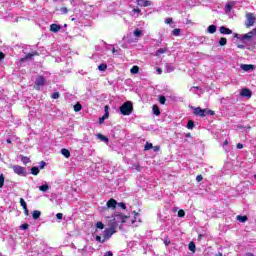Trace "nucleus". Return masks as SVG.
I'll return each mask as SVG.
<instances>
[{"label": "nucleus", "instance_id": "obj_1", "mask_svg": "<svg viewBox=\"0 0 256 256\" xmlns=\"http://www.w3.org/2000/svg\"><path fill=\"white\" fill-rule=\"evenodd\" d=\"M45 251V243L41 240H32L30 242V251H28V256H36Z\"/></svg>", "mask_w": 256, "mask_h": 256}, {"label": "nucleus", "instance_id": "obj_2", "mask_svg": "<svg viewBox=\"0 0 256 256\" xmlns=\"http://www.w3.org/2000/svg\"><path fill=\"white\" fill-rule=\"evenodd\" d=\"M191 109H193V115H195V117H207V115H215V111L213 110H209V109H202L201 107H191Z\"/></svg>", "mask_w": 256, "mask_h": 256}, {"label": "nucleus", "instance_id": "obj_3", "mask_svg": "<svg viewBox=\"0 0 256 256\" xmlns=\"http://www.w3.org/2000/svg\"><path fill=\"white\" fill-rule=\"evenodd\" d=\"M120 115L129 116L133 113V102L126 101L119 107Z\"/></svg>", "mask_w": 256, "mask_h": 256}, {"label": "nucleus", "instance_id": "obj_4", "mask_svg": "<svg viewBox=\"0 0 256 256\" xmlns=\"http://www.w3.org/2000/svg\"><path fill=\"white\" fill-rule=\"evenodd\" d=\"M234 39H238L239 41H242V43H245V41H251L253 39V32H248L246 34H238L233 33Z\"/></svg>", "mask_w": 256, "mask_h": 256}, {"label": "nucleus", "instance_id": "obj_5", "mask_svg": "<svg viewBox=\"0 0 256 256\" xmlns=\"http://www.w3.org/2000/svg\"><path fill=\"white\" fill-rule=\"evenodd\" d=\"M13 172L19 177H27V169L20 165L12 166Z\"/></svg>", "mask_w": 256, "mask_h": 256}, {"label": "nucleus", "instance_id": "obj_6", "mask_svg": "<svg viewBox=\"0 0 256 256\" xmlns=\"http://www.w3.org/2000/svg\"><path fill=\"white\" fill-rule=\"evenodd\" d=\"M130 222L131 225H135L137 227V225H139V223H141V215L135 211H133L130 215Z\"/></svg>", "mask_w": 256, "mask_h": 256}, {"label": "nucleus", "instance_id": "obj_7", "mask_svg": "<svg viewBox=\"0 0 256 256\" xmlns=\"http://www.w3.org/2000/svg\"><path fill=\"white\" fill-rule=\"evenodd\" d=\"M239 95L242 97V99H251V97H253V91L247 87H244L240 89Z\"/></svg>", "mask_w": 256, "mask_h": 256}, {"label": "nucleus", "instance_id": "obj_8", "mask_svg": "<svg viewBox=\"0 0 256 256\" xmlns=\"http://www.w3.org/2000/svg\"><path fill=\"white\" fill-rule=\"evenodd\" d=\"M118 224L119 223H127V221H129L131 219V216H125L121 213H117L114 215L113 218Z\"/></svg>", "mask_w": 256, "mask_h": 256}, {"label": "nucleus", "instance_id": "obj_9", "mask_svg": "<svg viewBox=\"0 0 256 256\" xmlns=\"http://www.w3.org/2000/svg\"><path fill=\"white\" fill-rule=\"evenodd\" d=\"M117 233V230H113V228H106L103 232V237L106 241H109L110 237H113Z\"/></svg>", "mask_w": 256, "mask_h": 256}, {"label": "nucleus", "instance_id": "obj_10", "mask_svg": "<svg viewBox=\"0 0 256 256\" xmlns=\"http://www.w3.org/2000/svg\"><path fill=\"white\" fill-rule=\"evenodd\" d=\"M246 18H247L246 27L247 28L253 27L256 21V18L255 16H253V13L246 14Z\"/></svg>", "mask_w": 256, "mask_h": 256}, {"label": "nucleus", "instance_id": "obj_11", "mask_svg": "<svg viewBox=\"0 0 256 256\" xmlns=\"http://www.w3.org/2000/svg\"><path fill=\"white\" fill-rule=\"evenodd\" d=\"M34 84L36 87H45V85H47V80L45 79V76H38Z\"/></svg>", "mask_w": 256, "mask_h": 256}, {"label": "nucleus", "instance_id": "obj_12", "mask_svg": "<svg viewBox=\"0 0 256 256\" xmlns=\"http://www.w3.org/2000/svg\"><path fill=\"white\" fill-rule=\"evenodd\" d=\"M240 69L245 71L246 73H251V71H255V65L253 64H241Z\"/></svg>", "mask_w": 256, "mask_h": 256}, {"label": "nucleus", "instance_id": "obj_13", "mask_svg": "<svg viewBox=\"0 0 256 256\" xmlns=\"http://www.w3.org/2000/svg\"><path fill=\"white\" fill-rule=\"evenodd\" d=\"M117 205H119V202L113 198H110L106 203L107 209H117Z\"/></svg>", "mask_w": 256, "mask_h": 256}, {"label": "nucleus", "instance_id": "obj_14", "mask_svg": "<svg viewBox=\"0 0 256 256\" xmlns=\"http://www.w3.org/2000/svg\"><path fill=\"white\" fill-rule=\"evenodd\" d=\"M165 53H169V47H163V48H159L157 49L154 53L153 56L154 57H161V55L165 54Z\"/></svg>", "mask_w": 256, "mask_h": 256}, {"label": "nucleus", "instance_id": "obj_15", "mask_svg": "<svg viewBox=\"0 0 256 256\" xmlns=\"http://www.w3.org/2000/svg\"><path fill=\"white\" fill-rule=\"evenodd\" d=\"M61 29H63V25H61V24L53 23L50 25V31L52 33H59V31H61Z\"/></svg>", "mask_w": 256, "mask_h": 256}, {"label": "nucleus", "instance_id": "obj_16", "mask_svg": "<svg viewBox=\"0 0 256 256\" xmlns=\"http://www.w3.org/2000/svg\"><path fill=\"white\" fill-rule=\"evenodd\" d=\"M219 32L221 35H233V30L227 28V26H220Z\"/></svg>", "mask_w": 256, "mask_h": 256}, {"label": "nucleus", "instance_id": "obj_17", "mask_svg": "<svg viewBox=\"0 0 256 256\" xmlns=\"http://www.w3.org/2000/svg\"><path fill=\"white\" fill-rule=\"evenodd\" d=\"M129 45H131V40L128 37H123L122 41L120 42V46L123 49H129Z\"/></svg>", "mask_w": 256, "mask_h": 256}, {"label": "nucleus", "instance_id": "obj_18", "mask_svg": "<svg viewBox=\"0 0 256 256\" xmlns=\"http://www.w3.org/2000/svg\"><path fill=\"white\" fill-rule=\"evenodd\" d=\"M137 3L140 7H151L153 5V2L149 0H137Z\"/></svg>", "mask_w": 256, "mask_h": 256}, {"label": "nucleus", "instance_id": "obj_19", "mask_svg": "<svg viewBox=\"0 0 256 256\" xmlns=\"http://www.w3.org/2000/svg\"><path fill=\"white\" fill-rule=\"evenodd\" d=\"M233 5H235V1H229L228 3H226L224 7L225 13H231V11L233 10Z\"/></svg>", "mask_w": 256, "mask_h": 256}, {"label": "nucleus", "instance_id": "obj_20", "mask_svg": "<svg viewBox=\"0 0 256 256\" xmlns=\"http://www.w3.org/2000/svg\"><path fill=\"white\" fill-rule=\"evenodd\" d=\"M96 137H97V139H99V141H102V143H106V145H109V137H107L101 133L96 134Z\"/></svg>", "mask_w": 256, "mask_h": 256}, {"label": "nucleus", "instance_id": "obj_21", "mask_svg": "<svg viewBox=\"0 0 256 256\" xmlns=\"http://www.w3.org/2000/svg\"><path fill=\"white\" fill-rule=\"evenodd\" d=\"M177 211H178V213H177ZM173 212L177 213V217H179L180 219H183V217H185V215H186L185 210L179 209L178 207H174Z\"/></svg>", "mask_w": 256, "mask_h": 256}, {"label": "nucleus", "instance_id": "obj_22", "mask_svg": "<svg viewBox=\"0 0 256 256\" xmlns=\"http://www.w3.org/2000/svg\"><path fill=\"white\" fill-rule=\"evenodd\" d=\"M51 189V186L47 182H43L42 185L39 186V191L42 193H47Z\"/></svg>", "mask_w": 256, "mask_h": 256}, {"label": "nucleus", "instance_id": "obj_23", "mask_svg": "<svg viewBox=\"0 0 256 256\" xmlns=\"http://www.w3.org/2000/svg\"><path fill=\"white\" fill-rule=\"evenodd\" d=\"M107 119H109V111L104 112L103 116L99 118V125H103Z\"/></svg>", "mask_w": 256, "mask_h": 256}, {"label": "nucleus", "instance_id": "obj_24", "mask_svg": "<svg viewBox=\"0 0 256 256\" xmlns=\"http://www.w3.org/2000/svg\"><path fill=\"white\" fill-rule=\"evenodd\" d=\"M61 155H63V157H65L66 159H69V157H71V151H69V149L67 148H62L60 150Z\"/></svg>", "mask_w": 256, "mask_h": 256}, {"label": "nucleus", "instance_id": "obj_25", "mask_svg": "<svg viewBox=\"0 0 256 256\" xmlns=\"http://www.w3.org/2000/svg\"><path fill=\"white\" fill-rule=\"evenodd\" d=\"M152 113L153 115H155L156 117H159V115H161V109L159 108L158 105H153L152 106Z\"/></svg>", "mask_w": 256, "mask_h": 256}, {"label": "nucleus", "instance_id": "obj_26", "mask_svg": "<svg viewBox=\"0 0 256 256\" xmlns=\"http://www.w3.org/2000/svg\"><path fill=\"white\" fill-rule=\"evenodd\" d=\"M236 219L239 223H247V221H249V217H247V215H238L236 216Z\"/></svg>", "mask_w": 256, "mask_h": 256}, {"label": "nucleus", "instance_id": "obj_27", "mask_svg": "<svg viewBox=\"0 0 256 256\" xmlns=\"http://www.w3.org/2000/svg\"><path fill=\"white\" fill-rule=\"evenodd\" d=\"M207 31L208 33H210V35L217 33V25H214V24L209 25L207 28Z\"/></svg>", "mask_w": 256, "mask_h": 256}, {"label": "nucleus", "instance_id": "obj_28", "mask_svg": "<svg viewBox=\"0 0 256 256\" xmlns=\"http://www.w3.org/2000/svg\"><path fill=\"white\" fill-rule=\"evenodd\" d=\"M173 71H175V66L166 63L165 64V73H173Z\"/></svg>", "mask_w": 256, "mask_h": 256}, {"label": "nucleus", "instance_id": "obj_29", "mask_svg": "<svg viewBox=\"0 0 256 256\" xmlns=\"http://www.w3.org/2000/svg\"><path fill=\"white\" fill-rule=\"evenodd\" d=\"M188 249L191 251V253H195L197 251V246L195 245V242L191 241L188 244Z\"/></svg>", "mask_w": 256, "mask_h": 256}, {"label": "nucleus", "instance_id": "obj_30", "mask_svg": "<svg viewBox=\"0 0 256 256\" xmlns=\"http://www.w3.org/2000/svg\"><path fill=\"white\" fill-rule=\"evenodd\" d=\"M40 169H39V166H33L31 169H30V173L31 175H35L37 176L39 173H40Z\"/></svg>", "mask_w": 256, "mask_h": 256}, {"label": "nucleus", "instance_id": "obj_31", "mask_svg": "<svg viewBox=\"0 0 256 256\" xmlns=\"http://www.w3.org/2000/svg\"><path fill=\"white\" fill-rule=\"evenodd\" d=\"M19 159L22 161L24 165H27V163H31V159L27 156L20 155Z\"/></svg>", "mask_w": 256, "mask_h": 256}, {"label": "nucleus", "instance_id": "obj_32", "mask_svg": "<svg viewBox=\"0 0 256 256\" xmlns=\"http://www.w3.org/2000/svg\"><path fill=\"white\" fill-rule=\"evenodd\" d=\"M39 217H41V211L39 210H34L32 212V218L34 219V221H37V219H39Z\"/></svg>", "mask_w": 256, "mask_h": 256}, {"label": "nucleus", "instance_id": "obj_33", "mask_svg": "<svg viewBox=\"0 0 256 256\" xmlns=\"http://www.w3.org/2000/svg\"><path fill=\"white\" fill-rule=\"evenodd\" d=\"M5 107H7V100H5V98L0 97V111H3Z\"/></svg>", "mask_w": 256, "mask_h": 256}, {"label": "nucleus", "instance_id": "obj_34", "mask_svg": "<svg viewBox=\"0 0 256 256\" xmlns=\"http://www.w3.org/2000/svg\"><path fill=\"white\" fill-rule=\"evenodd\" d=\"M117 227H119V224L113 218L110 222V229H113V231H117Z\"/></svg>", "mask_w": 256, "mask_h": 256}, {"label": "nucleus", "instance_id": "obj_35", "mask_svg": "<svg viewBox=\"0 0 256 256\" xmlns=\"http://www.w3.org/2000/svg\"><path fill=\"white\" fill-rule=\"evenodd\" d=\"M133 33H134V37H137L138 39L139 37H143V30L139 28H136Z\"/></svg>", "mask_w": 256, "mask_h": 256}, {"label": "nucleus", "instance_id": "obj_36", "mask_svg": "<svg viewBox=\"0 0 256 256\" xmlns=\"http://www.w3.org/2000/svg\"><path fill=\"white\" fill-rule=\"evenodd\" d=\"M218 45H219L220 47H225V45H227V38L221 37V38L218 40Z\"/></svg>", "mask_w": 256, "mask_h": 256}, {"label": "nucleus", "instance_id": "obj_37", "mask_svg": "<svg viewBox=\"0 0 256 256\" xmlns=\"http://www.w3.org/2000/svg\"><path fill=\"white\" fill-rule=\"evenodd\" d=\"M35 55H39V52L33 51V52H30V53H27V54L25 55V59H26V60H27V59H33V57H35Z\"/></svg>", "mask_w": 256, "mask_h": 256}, {"label": "nucleus", "instance_id": "obj_38", "mask_svg": "<svg viewBox=\"0 0 256 256\" xmlns=\"http://www.w3.org/2000/svg\"><path fill=\"white\" fill-rule=\"evenodd\" d=\"M95 227H96V231L99 229L100 231H103V229H105V224H103V222L101 221H98L96 224H95Z\"/></svg>", "mask_w": 256, "mask_h": 256}, {"label": "nucleus", "instance_id": "obj_39", "mask_svg": "<svg viewBox=\"0 0 256 256\" xmlns=\"http://www.w3.org/2000/svg\"><path fill=\"white\" fill-rule=\"evenodd\" d=\"M74 111L75 113H79V111H81L83 109V105H81V103L77 102L74 106Z\"/></svg>", "mask_w": 256, "mask_h": 256}, {"label": "nucleus", "instance_id": "obj_40", "mask_svg": "<svg viewBox=\"0 0 256 256\" xmlns=\"http://www.w3.org/2000/svg\"><path fill=\"white\" fill-rule=\"evenodd\" d=\"M130 73L132 75H137L139 73V66L137 65L132 66V68L130 69Z\"/></svg>", "mask_w": 256, "mask_h": 256}, {"label": "nucleus", "instance_id": "obj_41", "mask_svg": "<svg viewBox=\"0 0 256 256\" xmlns=\"http://www.w3.org/2000/svg\"><path fill=\"white\" fill-rule=\"evenodd\" d=\"M186 127H187L188 129H190V130L195 129V121H193V120H188V123H187Z\"/></svg>", "mask_w": 256, "mask_h": 256}, {"label": "nucleus", "instance_id": "obj_42", "mask_svg": "<svg viewBox=\"0 0 256 256\" xmlns=\"http://www.w3.org/2000/svg\"><path fill=\"white\" fill-rule=\"evenodd\" d=\"M158 101H159L160 105H165V103L167 102V98H165V96H163V95H160L158 97Z\"/></svg>", "mask_w": 256, "mask_h": 256}, {"label": "nucleus", "instance_id": "obj_43", "mask_svg": "<svg viewBox=\"0 0 256 256\" xmlns=\"http://www.w3.org/2000/svg\"><path fill=\"white\" fill-rule=\"evenodd\" d=\"M150 149H153V143L146 142L144 145V151H150Z\"/></svg>", "mask_w": 256, "mask_h": 256}, {"label": "nucleus", "instance_id": "obj_44", "mask_svg": "<svg viewBox=\"0 0 256 256\" xmlns=\"http://www.w3.org/2000/svg\"><path fill=\"white\" fill-rule=\"evenodd\" d=\"M5 185V175L0 174V189H3Z\"/></svg>", "mask_w": 256, "mask_h": 256}, {"label": "nucleus", "instance_id": "obj_45", "mask_svg": "<svg viewBox=\"0 0 256 256\" xmlns=\"http://www.w3.org/2000/svg\"><path fill=\"white\" fill-rule=\"evenodd\" d=\"M172 35H174V37H179V35H181V29L175 28V29L172 31Z\"/></svg>", "mask_w": 256, "mask_h": 256}, {"label": "nucleus", "instance_id": "obj_46", "mask_svg": "<svg viewBox=\"0 0 256 256\" xmlns=\"http://www.w3.org/2000/svg\"><path fill=\"white\" fill-rule=\"evenodd\" d=\"M95 241H97V243H105V238L103 239L100 235H96L95 237Z\"/></svg>", "mask_w": 256, "mask_h": 256}, {"label": "nucleus", "instance_id": "obj_47", "mask_svg": "<svg viewBox=\"0 0 256 256\" xmlns=\"http://www.w3.org/2000/svg\"><path fill=\"white\" fill-rule=\"evenodd\" d=\"M20 205L22 209H27V202L25 201V199L20 198Z\"/></svg>", "mask_w": 256, "mask_h": 256}, {"label": "nucleus", "instance_id": "obj_48", "mask_svg": "<svg viewBox=\"0 0 256 256\" xmlns=\"http://www.w3.org/2000/svg\"><path fill=\"white\" fill-rule=\"evenodd\" d=\"M98 69L100 71H107V65L105 63H101L100 65H98Z\"/></svg>", "mask_w": 256, "mask_h": 256}, {"label": "nucleus", "instance_id": "obj_49", "mask_svg": "<svg viewBox=\"0 0 256 256\" xmlns=\"http://www.w3.org/2000/svg\"><path fill=\"white\" fill-rule=\"evenodd\" d=\"M88 247L85 245L82 249H78V253H81L82 256H85V252L87 251Z\"/></svg>", "mask_w": 256, "mask_h": 256}, {"label": "nucleus", "instance_id": "obj_50", "mask_svg": "<svg viewBox=\"0 0 256 256\" xmlns=\"http://www.w3.org/2000/svg\"><path fill=\"white\" fill-rule=\"evenodd\" d=\"M59 97H61L59 92H54L51 94V99H59Z\"/></svg>", "mask_w": 256, "mask_h": 256}, {"label": "nucleus", "instance_id": "obj_51", "mask_svg": "<svg viewBox=\"0 0 256 256\" xmlns=\"http://www.w3.org/2000/svg\"><path fill=\"white\" fill-rule=\"evenodd\" d=\"M20 229L22 231H27V229H29V224L28 223H23L21 226H20Z\"/></svg>", "mask_w": 256, "mask_h": 256}, {"label": "nucleus", "instance_id": "obj_52", "mask_svg": "<svg viewBox=\"0 0 256 256\" xmlns=\"http://www.w3.org/2000/svg\"><path fill=\"white\" fill-rule=\"evenodd\" d=\"M44 167H47V162H45V161H41V162H39V166H38V169H43Z\"/></svg>", "mask_w": 256, "mask_h": 256}, {"label": "nucleus", "instance_id": "obj_53", "mask_svg": "<svg viewBox=\"0 0 256 256\" xmlns=\"http://www.w3.org/2000/svg\"><path fill=\"white\" fill-rule=\"evenodd\" d=\"M60 11L62 15H67V13H69V9H67V7L60 8Z\"/></svg>", "mask_w": 256, "mask_h": 256}, {"label": "nucleus", "instance_id": "obj_54", "mask_svg": "<svg viewBox=\"0 0 256 256\" xmlns=\"http://www.w3.org/2000/svg\"><path fill=\"white\" fill-rule=\"evenodd\" d=\"M117 207H120V209H127V204H125V202H120L117 204Z\"/></svg>", "mask_w": 256, "mask_h": 256}, {"label": "nucleus", "instance_id": "obj_55", "mask_svg": "<svg viewBox=\"0 0 256 256\" xmlns=\"http://www.w3.org/2000/svg\"><path fill=\"white\" fill-rule=\"evenodd\" d=\"M113 55H121V49L112 48Z\"/></svg>", "mask_w": 256, "mask_h": 256}, {"label": "nucleus", "instance_id": "obj_56", "mask_svg": "<svg viewBox=\"0 0 256 256\" xmlns=\"http://www.w3.org/2000/svg\"><path fill=\"white\" fill-rule=\"evenodd\" d=\"M164 23H166V25H171V23H173V18H166Z\"/></svg>", "mask_w": 256, "mask_h": 256}, {"label": "nucleus", "instance_id": "obj_57", "mask_svg": "<svg viewBox=\"0 0 256 256\" xmlns=\"http://www.w3.org/2000/svg\"><path fill=\"white\" fill-rule=\"evenodd\" d=\"M154 153H158L161 150V146H152Z\"/></svg>", "mask_w": 256, "mask_h": 256}, {"label": "nucleus", "instance_id": "obj_58", "mask_svg": "<svg viewBox=\"0 0 256 256\" xmlns=\"http://www.w3.org/2000/svg\"><path fill=\"white\" fill-rule=\"evenodd\" d=\"M133 168H134L136 171H141V165H139V164H133Z\"/></svg>", "mask_w": 256, "mask_h": 256}, {"label": "nucleus", "instance_id": "obj_59", "mask_svg": "<svg viewBox=\"0 0 256 256\" xmlns=\"http://www.w3.org/2000/svg\"><path fill=\"white\" fill-rule=\"evenodd\" d=\"M56 219H58V221H61L63 219V213H57Z\"/></svg>", "mask_w": 256, "mask_h": 256}, {"label": "nucleus", "instance_id": "obj_60", "mask_svg": "<svg viewBox=\"0 0 256 256\" xmlns=\"http://www.w3.org/2000/svg\"><path fill=\"white\" fill-rule=\"evenodd\" d=\"M196 181H197V183H201V181H203V175H198L197 177H196Z\"/></svg>", "mask_w": 256, "mask_h": 256}, {"label": "nucleus", "instance_id": "obj_61", "mask_svg": "<svg viewBox=\"0 0 256 256\" xmlns=\"http://www.w3.org/2000/svg\"><path fill=\"white\" fill-rule=\"evenodd\" d=\"M156 73L157 75H162L163 74V69L156 67Z\"/></svg>", "mask_w": 256, "mask_h": 256}, {"label": "nucleus", "instance_id": "obj_62", "mask_svg": "<svg viewBox=\"0 0 256 256\" xmlns=\"http://www.w3.org/2000/svg\"><path fill=\"white\" fill-rule=\"evenodd\" d=\"M105 165H107V164H103V168H102V171L104 172V173H109V168H107V167H105Z\"/></svg>", "mask_w": 256, "mask_h": 256}, {"label": "nucleus", "instance_id": "obj_63", "mask_svg": "<svg viewBox=\"0 0 256 256\" xmlns=\"http://www.w3.org/2000/svg\"><path fill=\"white\" fill-rule=\"evenodd\" d=\"M103 256H113V251H107Z\"/></svg>", "mask_w": 256, "mask_h": 256}, {"label": "nucleus", "instance_id": "obj_64", "mask_svg": "<svg viewBox=\"0 0 256 256\" xmlns=\"http://www.w3.org/2000/svg\"><path fill=\"white\" fill-rule=\"evenodd\" d=\"M3 59H5V53L0 51V62L3 61Z\"/></svg>", "mask_w": 256, "mask_h": 256}]
</instances>
